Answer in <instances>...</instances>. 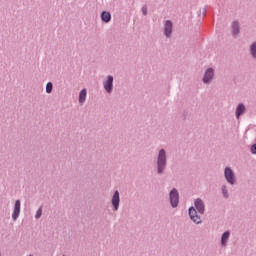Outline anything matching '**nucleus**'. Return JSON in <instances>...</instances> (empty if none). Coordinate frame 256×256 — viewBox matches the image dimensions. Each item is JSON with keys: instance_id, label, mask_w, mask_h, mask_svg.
<instances>
[{"instance_id": "obj_5", "label": "nucleus", "mask_w": 256, "mask_h": 256, "mask_svg": "<svg viewBox=\"0 0 256 256\" xmlns=\"http://www.w3.org/2000/svg\"><path fill=\"white\" fill-rule=\"evenodd\" d=\"M224 177L229 185H235V172H233L231 167L227 166L224 169Z\"/></svg>"}, {"instance_id": "obj_12", "label": "nucleus", "mask_w": 256, "mask_h": 256, "mask_svg": "<svg viewBox=\"0 0 256 256\" xmlns=\"http://www.w3.org/2000/svg\"><path fill=\"white\" fill-rule=\"evenodd\" d=\"M231 237V231H225L221 236V246L227 247V241H229V238Z\"/></svg>"}, {"instance_id": "obj_8", "label": "nucleus", "mask_w": 256, "mask_h": 256, "mask_svg": "<svg viewBox=\"0 0 256 256\" xmlns=\"http://www.w3.org/2000/svg\"><path fill=\"white\" fill-rule=\"evenodd\" d=\"M19 215H21V200H16L12 212L13 221H17V219H19Z\"/></svg>"}, {"instance_id": "obj_22", "label": "nucleus", "mask_w": 256, "mask_h": 256, "mask_svg": "<svg viewBox=\"0 0 256 256\" xmlns=\"http://www.w3.org/2000/svg\"><path fill=\"white\" fill-rule=\"evenodd\" d=\"M202 13H203L204 17H205V15H207V7H204V8L202 9Z\"/></svg>"}, {"instance_id": "obj_2", "label": "nucleus", "mask_w": 256, "mask_h": 256, "mask_svg": "<svg viewBox=\"0 0 256 256\" xmlns=\"http://www.w3.org/2000/svg\"><path fill=\"white\" fill-rule=\"evenodd\" d=\"M169 201L172 209L179 207V190H177V188L170 190Z\"/></svg>"}, {"instance_id": "obj_18", "label": "nucleus", "mask_w": 256, "mask_h": 256, "mask_svg": "<svg viewBox=\"0 0 256 256\" xmlns=\"http://www.w3.org/2000/svg\"><path fill=\"white\" fill-rule=\"evenodd\" d=\"M221 191L224 199H229V190H227V185H223Z\"/></svg>"}, {"instance_id": "obj_6", "label": "nucleus", "mask_w": 256, "mask_h": 256, "mask_svg": "<svg viewBox=\"0 0 256 256\" xmlns=\"http://www.w3.org/2000/svg\"><path fill=\"white\" fill-rule=\"evenodd\" d=\"M111 203H112L113 211H119V205L121 203V197L119 195V190L114 191Z\"/></svg>"}, {"instance_id": "obj_9", "label": "nucleus", "mask_w": 256, "mask_h": 256, "mask_svg": "<svg viewBox=\"0 0 256 256\" xmlns=\"http://www.w3.org/2000/svg\"><path fill=\"white\" fill-rule=\"evenodd\" d=\"M164 35L167 39L173 35V22L171 20H166L164 23Z\"/></svg>"}, {"instance_id": "obj_23", "label": "nucleus", "mask_w": 256, "mask_h": 256, "mask_svg": "<svg viewBox=\"0 0 256 256\" xmlns=\"http://www.w3.org/2000/svg\"><path fill=\"white\" fill-rule=\"evenodd\" d=\"M62 256H65V255H62Z\"/></svg>"}, {"instance_id": "obj_17", "label": "nucleus", "mask_w": 256, "mask_h": 256, "mask_svg": "<svg viewBox=\"0 0 256 256\" xmlns=\"http://www.w3.org/2000/svg\"><path fill=\"white\" fill-rule=\"evenodd\" d=\"M190 219L193 221V223H195V225H201V223H203V220H201V216H199V214Z\"/></svg>"}, {"instance_id": "obj_3", "label": "nucleus", "mask_w": 256, "mask_h": 256, "mask_svg": "<svg viewBox=\"0 0 256 256\" xmlns=\"http://www.w3.org/2000/svg\"><path fill=\"white\" fill-rule=\"evenodd\" d=\"M113 81H115V78L111 75L106 76V79L103 81V88L108 95L113 93Z\"/></svg>"}, {"instance_id": "obj_4", "label": "nucleus", "mask_w": 256, "mask_h": 256, "mask_svg": "<svg viewBox=\"0 0 256 256\" xmlns=\"http://www.w3.org/2000/svg\"><path fill=\"white\" fill-rule=\"evenodd\" d=\"M213 79H215V70L213 68L206 69L202 78L203 83L209 85Z\"/></svg>"}, {"instance_id": "obj_1", "label": "nucleus", "mask_w": 256, "mask_h": 256, "mask_svg": "<svg viewBox=\"0 0 256 256\" xmlns=\"http://www.w3.org/2000/svg\"><path fill=\"white\" fill-rule=\"evenodd\" d=\"M167 170V150L165 148H161L158 150V154L156 156V173L157 175H163Z\"/></svg>"}, {"instance_id": "obj_19", "label": "nucleus", "mask_w": 256, "mask_h": 256, "mask_svg": "<svg viewBox=\"0 0 256 256\" xmlns=\"http://www.w3.org/2000/svg\"><path fill=\"white\" fill-rule=\"evenodd\" d=\"M46 93L48 94L53 93V82H48L46 84Z\"/></svg>"}, {"instance_id": "obj_10", "label": "nucleus", "mask_w": 256, "mask_h": 256, "mask_svg": "<svg viewBox=\"0 0 256 256\" xmlns=\"http://www.w3.org/2000/svg\"><path fill=\"white\" fill-rule=\"evenodd\" d=\"M232 29V36L234 39H237L239 37V34L241 33V25L239 24V21L234 20L231 24Z\"/></svg>"}, {"instance_id": "obj_11", "label": "nucleus", "mask_w": 256, "mask_h": 256, "mask_svg": "<svg viewBox=\"0 0 256 256\" xmlns=\"http://www.w3.org/2000/svg\"><path fill=\"white\" fill-rule=\"evenodd\" d=\"M245 111H247V107H245V104L239 103L235 110L236 119H241V117L245 115Z\"/></svg>"}, {"instance_id": "obj_20", "label": "nucleus", "mask_w": 256, "mask_h": 256, "mask_svg": "<svg viewBox=\"0 0 256 256\" xmlns=\"http://www.w3.org/2000/svg\"><path fill=\"white\" fill-rule=\"evenodd\" d=\"M41 215H43V206H40L35 214V219H41Z\"/></svg>"}, {"instance_id": "obj_14", "label": "nucleus", "mask_w": 256, "mask_h": 256, "mask_svg": "<svg viewBox=\"0 0 256 256\" xmlns=\"http://www.w3.org/2000/svg\"><path fill=\"white\" fill-rule=\"evenodd\" d=\"M79 103L83 104L87 101V89L83 88L79 93Z\"/></svg>"}, {"instance_id": "obj_7", "label": "nucleus", "mask_w": 256, "mask_h": 256, "mask_svg": "<svg viewBox=\"0 0 256 256\" xmlns=\"http://www.w3.org/2000/svg\"><path fill=\"white\" fill-rule=\"evenodd\" d=\"M194 208L200 215H205V203L201 198H197L194 201Z\"/></svg>"}, {"instance_id": "obj_16", "label": "nucleus", "mask_w": 256, "mask_h": 256, "mask_svg": "<svg viewBox=\"0 0 256 256\" xmlns=\"http://www.w3.org/2000/svg\"><path fill=\"white\" fill-rule=\"evenodd\" d=\"M197 213H198L197 209L193 206H191L188 209V215H189L190 219L196 217L198 215Z\"/></svg>"}, {"instance_id": "obj_24", "label": "nucleus", "mask_w": 256, "mask_h": 256, "mask_svg": "<svg viewBox=\"0 0 256 256\" xmlns=\"http://www.w3.org/2000/svg\"><path fill=\"white\" fill-rule=\"evenodd\" d=\"M0 256H1V254H0Z\"/></svg>"}, {"instance_id": "obj_21", "label": "nucleus", "mask_w": 256, "mask_h": 256, "mask_svg": "<svg viewBox=\"0 0 256 256\" xmlns=\"http://www.w3.org/2000/svg\"><path fill=\"white\" fill-rule=\"evenodd\" d=\"M142 13L143 15L147 16V6L142 7Z\"/></svg>"}, {"instance_id": "obj_13", "label": "nucleus", "mask_w": 256, "mask_h": 256, "mask_svg": "<svg viewBox=\"0 0 256 256\" xmlns=\"http://www.w3.org/2000/svg\"><path fill=\"white\" fill-rule=\"evenodd\" d=\"M100 17H101V21L103 23H110L111 22V12H109V11H102Z\"/></svg>"}, {"instance_id": "obj_15", "label": "nucleus", "mask_w": 256, "mask_h": 256, "mask_svg": "<svg viewBox=\"0 0 256 256\" xmlns=\"http://www.w3.org/2000/svg\"><path fill=\"white\" fill-rule=\"evenodd\" d=\"M249 53H250L252 59H254L256 61V41L251 43V45L249 47Z\"/></svg>"}]
</instances>
